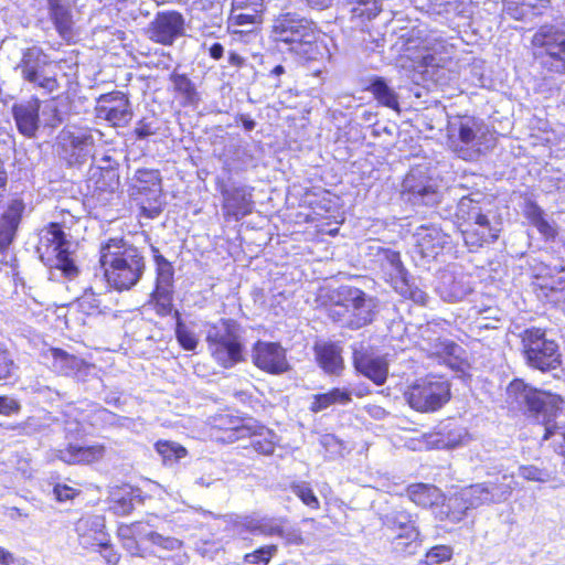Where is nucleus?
<instances>
[{
    "instance_id": "obj_1",
    "label": "nucleus",
    "mask_w": 565,
    "mask_h": 565,
    "mask_svg": "<svg viewBox=\"0 0 565 565\" xmlns=\"http://www.w3.org/2000/svg\"><path fill=\"white\" fill-rule=\"evenodd\" d=\"M271 38L288 52L307 61L330 60L327 44L319 40L313 21L298 13L288 12L274 20Z\"/></svg>"
},
{
    "instance_id": "obj_2",
    "label": "nucleus",
    "mask_w": 565,
    "mask_h": 565,
    "mask_svg": "<svg viewBox=\"0 0 565 565\" xmlns=\"http://www.w3.org/2000/svg\"><path fill=\"white\" fill-rule=\"evenodd\" d=\"M456 217L463 242L471 252L494 243L502 230L500 217L483 202L481 193L462 196Z\"/></svg>"
},
{
    "instance_id": "obj_3",
    "label": "nucleus",
    "mask_w": 565,
    "mask_h": 565,
    "mask_svg": "<svg viewBox=\"0 0 565 565\" xmlns=\"http://www.w3.org/2000/svg\"><path fill=\"white\" fill-rule=\"evenodd\" d=\"M377 298L362 289L341 285L328 294V318L341 328L359 330L371 324L379 313Z\"/></svg>"
},
{
    "instance_id": "obj_4",
    "label": "nucleus",
    "mask_w": 565,
    "mask_h": 565,
    "mask_svg": "<svg viewBox=\"0 0 565 565\" xmlns=\"http://www.w3.org/2000/svg\"><path fill=\"white\" fill-rule=\"evenodd\" d=\"M100 264L110 287L118 291L135 287L146 270L141 252L122 238H109L100 247Z\"/></svg>"
},
{
    "instance_id": "obj_5",
    "label": "nucleus",
    "mask_w": 565,
    "mask_h": 565,
    "mask_svg": "<svg viewBox=\"0 0 565 565\" xmlns=\"http://www.w3.org/2000/svg\"><path fill=\"white\" fill-rule=\"evenodd\" d=\"M38 237L36 252L42 263L49 268V279L53 281L75 279L79 269L71 255L72 244L66 239L61 224L50 223L40 230Z\"/></svg>"
},
{
    "instance_id": "obj_6",
    "label": "nucleus",
    "mask_w": 565,
    "mask_h": 565,
    "mask_svg": "<svg viewBox=\"0 0 565 565\" xmlns=\"http://www.w3.org/2000/svg\"><path fill=\"white\" fill-rule=\"evenodd\" d=\"M206 342L213 359L223 367H232L243 360L242 329L232 319L210 326Z\"/></svg>"
},
{
    "instance_id": "obj_7",
    "label": "nucleus",
    "mask_w": 565,
    "mask_h": 565,
    "mask_svg": "<svg viewBox=\"0 0 565 565\" xmlns=\"http://www.w3.org/2000/svg\"><path fill=\"white\" fill-rule=\"evenodd\" d=\"M522 352L526 364L543 373L557 370L562 365L559 345L547 338L546 330L527 328L521 333Z\"/></svg>"
},
{
    "instance_id": "obj_8",
    "label": "nucleus",
    "mask_w": 565,
    "mask_h": 565,
    "mask_svg": "<svg viewBox=\"0 0 565 565\" xmlns=\"http://www.w3.org/2000/svg\"><path fill=\"white\" fill-rule=\"evenodd\" d=\"M404 396L408 405L417 412H437L450 399V383L444 377L428 375L408 386Z\"/></svg>"
},
{
    "instance_id": "obj_9",
    "label": "nucleus",
    "mask_w": 565,
    "mask_h": 565,
    "mask_svg": "<svg viewBox=\"0 0 565 565\" xmlns=\"http://www.w3.org/2000/svg\"><path fill=\"white\" fill-rule=\"evenodd\" d=\"M102 136L97 129L65 126L56 138L60 156L70 166L83 164L93 156L95 143Z\"/></svg>"
},
{
    "instance_id": "obj_10",
    "label": "nucleus",
    "mask_w": 565,
    "mask_h": 565,
    "mask_svg": "<svg viewBox=\"0 0 565 565\" xmlns=\"http://www.w3.org/2000/svg\"><path fill=\"white\" fill-rule=\"evenodd\" d=\"M448 137L452 150L463 160H475L480 153V139L486 136L482 120L457 116L448 121Z\"/></svg>"
},
{
    "instance_id": "obj_11",
    "label": "nucleus",
    "mask_w": 565,
    "mask_h": 565,
    "mask_svg": "<svg viewBox=\"0 0 565 565\" xmlns=\"http://www.w3.org/2000/svg\"><path fill=\"white\" fill-rule=\"evenodd\" d=\"M542 66L552 73L565 74V32L557 25L544 24L532 38Z\"/></svg>"
},
{
    "instance_id": "obj_12",
    "label": "nucleus",
    "mask_w": 565,
    "mask_h": 565,
    "mask_svg": "<svg viewBox=\"0 0 565 565\" xmlns=\"http://www.w3.org/2000/svg\"><path fill=\"white\" fill-rule=\"evenodd\" d=\"M379 519L383 527L398 532L394 539L395 550L406 554L416 552L422 543L417 515L412 514L403 507H394L381 513Z\"/></svg>"
},
{
    "instance_id": "obj_13",
    "label": "nucleus",
    "mask_w": 565,
    "mask_h": 565,
    "mask_svg": "<svg viewBox=\"0 0 565 565\" xmlns=\"http://www.w3.org/2000/svg\"><path fill=\"white\" fill-rule=\"evenodd\" d=\"M129 191L131 199L140 205L146 216L154 218L161 213L162 188L159 170L146 168L136 170Z\"/></svg>"
},
{
    "instance_id": "obj_14",
    "label": "nucleus",
    "mask_w": 565,
    "mask_h": 565,
    "mask_svg": "<svg viewBox=\"0 0 565 565\" xmlns=\"http://www.w3.org/2000/svg\"><path fill=\"white\" fill-rule=\"evenodd\" d=\"M402 199L413 206L435 207L443 199L438 182L420 168L412 169L404 178Z\"/></svg>"
},
{
    "instance_id": "obj_15",
    "label": "nucleus",
    "mask_w": 565,
    "mask_h": 565,
    "mask_svg": "<svg viewBox=\"0 0 565 565\" xmlns=\"http://www.w3.org/2000/svg\"><path fill=\"white\" fill-rule=\"evenodd\" d=\"M52 64L50 55L42 47L33 45L22 52L21 60L17 66L24 81L34 87L42 88L47 93L57 89L58 83L55 74L49 72Z\"/></svg>"
},
{
    "instance_id": "obj_16",
    "label": "nucleus",
    "mask_w": 565,
    "mask_h": 565,
    "mask_svg": "<svg viewBox=\"0 0 565 565\" xmlns=\"http://www.w3.org/2000/svg\"><path fill=\"white\" fill-rule=\"evenodd\" d=\"M151 250L156 264V284L150 294V303L159 316L166 317L173 310L174 268L157 247L151 246Z\"/></svg>"
},
{
    "instance_id": "obj_17",
    "label": "nucleus",
    "mask_w": 565,
    "mask_h": 565,
    "mask_svg": "<svg viewBox=\"0 0 565 565\" xmlns=\"http://www.w3.org/2000/svg\"><path fill=\"white\" fill-rule=\"evenodd\" d=\"M413 239L411 256L415 265L423 268L436 259L450 243L449 235L434 224L418 226L413 234Z\"/></svg>"
},
{
    "instance_id": "obj_18",
    "label": "nucleus",
    "mask_w": 565,
    "mask_h": 565,
    "mask_svg": "<svg viewBox=\"0 0 565 565\" xmlns=\"http://www.w3.org/2000/svg\"><path fill=\"white\" fill-rule=\"evenodd\" d=\"M147 36L161 45H172L185 33L184 17L174 10L159 11L146 30Z\"/></svg>"
},
{
    "instance_id": "obj_19",
    "label": "nucleus",
    "mask_w": 565,
    "mask_h": 565,
    "mask_svg": "<svg viewBox=\"0 0 565 565\" xmlns=\"http://www.w3.org/2000/svg\"><path fill=\"white\" fill-rule=\"evenodd\" d=\"M211 425L222 433L217 439L226 443H234L239 439L256 436L263 426L250 417H241L231 413H222L212 417Z\"/></svg>"
},
{
    "instance_id": "obj_20",
    "label": "nucleus",
    "mask_w": 565,
    "mask_h": 565,
    "mask_svg": "<svg viewBox=\"0 0 565 565\" xmlns=\"http://www.w3.org/2000/svg\"><path fill=\"white\" fill-rule=\"evenodd\" d=\"M435 290L444 301H461L473 290L471 276L463 271L441 270L437 277Z\"/></svg>"
},
{
    "instance_id": "obj_21",
    "label": "nucleus",
    "mask_w": 565,
    "mask_h": 565,
    "mask_svg": "<svg viewBox=\"0 0 565 565\" xmlns=\"http://www.w3.org/2000/svg\"><path fill=\"white\" fill-rule=\"evenodd\" d=\"M253 363L270 374H281L289 370L285 349L276 342L257 341L252 351Z\"/></svg>"
},
{
    "instance_id": "obj_22",
    "label": "nucleus",
    "mask_w": 565,
    "mask_h": 565,
    "mask_svg": "<svg viewBox=\"0 0 565 565\" xmlns=\"http://www.w3.org/2000/svg\"><path fill=\"white\" fill-rule=\"evenodd\" d=\"M97 116L111 122L113 126H126L132 117L127 96L120 92L102 95L98 102Z\"/></svg>"
},
{
    "instance_id": "obj_23",
    "label": "nucleus",
    "mask_w": 565,
    "mask_h": 565,
    "mask_svg": "<svg viewBox=\"0 0 565 565\" xmlns=\"http://www.w3.org/2000/svg\"><path fill=\"white\" fill-rule=\"evenodd\" d=\"M40 109L41 102L35 97L12 105V117L19 134L23 137L36 138L41 124Z\"/></svg>"
},
{
    "instance_id": "obj_24",
    "label": "nucleus",
    "mask_w": 565,
    "mask_h": 565,
    "mask_svg": "<svg viewBox=\"0 0 565 565\" xmlns=\"http://www.w3.org/2000/svg\"><path fill=\"white\" fill-rule=\"evenodd\" d=\"M426 349L428 355L435 358L439 364H446L455 371L465 373L469 367L466 351L459 344L448 339H436Z\"/></svg>"
},
{
    "instance_id": "obj_25",
    "label": "nucleus",
    "mask_w": 565,
    "mask_h": 565,
    "mask_svg": "<svg viewBox=\"0 0 565 565\" xmlns=\"http://www.w3.org/2000/svg\"><path fill=\"white\" fill-rule=\"evenodd\" d=\"M468 431L452 419L441 422L427 437V444L436 449H455L467 443Z\"/></svg>"
},
{
    "instance_id": "obj_26",
    "label": "nucleus",
    "mask_w": 565,
    "mask_h": 565,
    "mask_svg": "<svg viewBox=\"0 0 565 565\" xmlns=\"http://www.w3.org/2000/svg\"><path fill=\"white\" fill-rule=\"evenodd\" d=\"M353 364L359 373L370 379L376 385L385 383L388 374L386 360L383 356L369 353L363 349L362 344H360V348H353Z\"/></svg>"
},
{
    "instance_id": "obj_27",
    "label": "nucleus",
    "mask_w": 565,
    "mask_h": 565,
    "mask_svg": "<svg viewBox=\"0 0 565 565\" xmlns=\"http://www.w3.org/2000/svg\"><path fill=\"white\" fill-rule=\"evenodd\" d=\"M25 203L22 199H12L7 210L0 216V252H6L14 242L17 232L25 211Z\"/></svg>"
},
{
    "instance_id": "obj_28",
    "label": "nucleus",
    "mask_w": 565,
    "mask_h": 565,
    "mask_svg": "<svg viewBox=\"0 0 565 565\" xmlns=\"http://www.w3.org/2000/svg\"><path fill=\"white\" fill-rule=\"evenodd\" d=\"M253 188L246 185H238L227 188L224 184L220 186V192L223 196V207L226 212L239 220L253 211Z\"/></svg>"
},
{
    "instance_id": "obj_29",
    "label": "nucleus",
    "mask_w": 565,
    "mask_h": 565,
    "mask_svg": "<svg viewBox=\"0 0 565 565\" xmlns=\"http://www.w3.org/2000/svg\"><path fill=\"white\" fill-rule=\"evenodd\" d=\"M106 449L103 445L77 446L68 444L63 449H57L54 457L67 465H88L104 458Z\"/></svg>"
},
{
    "instance_id": "obj_30",
    "label": "nucleus",
    "mask_w": 565,
    "mask_h": 565,
    "mask_svg": "<svg viewBox=\"0 0 565 565\" xmlns=\"http://www.w3.org/2000/svg\"><path fill=\"white\" fill-rule=\"evenodd\" d=\"M50 19L58 34L68 40L73 36V10L68 0H47Z\"/></svg>"
},
{
    "instance_id": "obj_31",
    "label": "nucleus",
    "mask_w": 565,
    "mask_h": 565,
    "mask_svg": "<svg viewBox=\"0 0 565 565\" xmlns=\"http://www.w3.org/2000/svg\"><path fill=\"white\" fill-rule=\"evenodd\" d=\"M262 13L254 10H235L232 8L228 18V29L233 34L257 38L256 26L262 23Z\"/></svg>"
},
{
    "instance_id": "obj_32",
    "label": "nucleus",
    "mask_w": 565,
    "mask_h": 565,
    "mask_svg": "<svg viewBox=\"0 0 565 565\" xmlns=\"http://www.w3.org/2000/svg\"><path fill=\"white\" fill-rule=\"evenodd\" d=\"M105 529V519L102 515H93L87 514L83 515L75 523V532L78 535L79 544L83 547H88L90 545H95L97 541L100 540V535L104 534Z\"/></svg>"
},
{
    "instance_id": "obj_33",
    "label": "nucleus",
    "mask_w": 565,
    "mask_h": 565,
    "mask_svg": "<svg viewBox=\"0 0 565 565\" xmlns=\"http://www.w3.org/2000/svg\"><path fill=\"white\" fill-rule=\"evenodd\" d=\"M170 82L173 85V92L180 99V104L184 107H198L201 102V95L198 92L196 85L192 79L183 73L174 70L170 76Z\"/></svg>"
},
{
    "instance_id": "obj_34",
    "label": "nucleus",
    "mask_w": 565,
    "mask_h": 565,
    "mask_svg": "<svg viewBox=\"0 0 565 565\" xmlns=\"http://www.w3.org/2000/svg\"><path fill=\"white\" fill-rule=\"evenodd\" d=\"M315 353L320 367L328 374L339 375L344 367L341 348L332 342L317 344Z\"/></svg>"
},
{
    "instance_id": "obj_35",
    "label": "nucleus",
    "mask_w": 565,
    "mask_h": 565,
    "mask_svg": "<svg viewBox=\"0 0 565 565\" xmlns=\"http://www.w3.org/2000/svg\"><path fill=\"white\" fill-rule=\"evenodd\" d=\"M103 160L107 162V166L98 167L89 181L94 184V191L99 192V194H113L119 188L118 168L110 164L108 157Z\"/></svg>"
},
{
    "instance_id": "obj_36",
    "label": "nucleus",
    "mask_w": 565,
    "mask_h": 565,
    "mask_svg": "<svg viewBox=\"0 0 565 565\" xmlns=\"http://www.w3.org/2000/svg\"><path fill=\"white\" fill-rule=\"evenodd\" d=\"M370 249L375 250L373 255L376 257V262L380 263L383 270H386L392 278L401 280L407 276V270L402 263L398 252L381 246H371Z\"/></svg>"
},
{
    "instance_id": "obj_37",
    "label": "nucleus",
    "mask_w": 565,
    "mask_h": 565,
    "mask_svg": "<svg viewBox=\"0 0 565 565\" xmlns=\"http://www.w3.org/2000/svg\"><path fill=\"white\" fill-rule=\"evenodd\" d=\"M406 492L408 499L422 508L437 505L443 499V493L437 487L426 483L411 484Z\"/></svg>"
},
{
    "instance_id": "obj_38",
    "label": "nucleus",
    "mask_w": 565,
    "mask_h": 565,
    "mask_svg": "<svg viewBox=\"0 0 565 565\" xmlns=\"http://www.w3.org/2000/svg\"><path fill=\"white\" fill-rule=\"evenodd\" d=\"M351 396L350 390L334 387L327 393L313 395L309 409L319 413L335 404L347 405L352 401Z\"/></svg>"
},
{
    "instance_id": "obj_39",
    "label": "nucleus",
    "mask_w": 565,
    "mask_h": 565,
    "mask_svg": "<svg viewBox=\"0 0 565 565\" xmlns=\"http://www.w3.org/2000/svg\"><path fill=\"white\" fill-rule=\"evenodd\" d=\"M50 351L53 359L52 366L55 372L62 375H74L86 366L83 359L68 354L62 349L52 348Z\"/></svg>"
},
{
    "instance_id": "obj_40",
    "label": "nucleus",
    "mask_w": 565,
    "mask_h": 565,
    "mask_svg": "<svg viewBox=\"0 0 565 565\" xmlns=\"http://www.w3.org/2000/svg\"><path fill=\"white\" fill-rule=\"evenodd\" d=\"M253 160V153L247 145L232 143L226 148L225 166L230 171H244L252 164Z\"/></svg>"
},
{
    "instance_id": "obj_41",
    "label": "nucleus",
    "mask_w": 565,
    "mask_h": 565,
    "mask_svg": "<svg viewBox=\"0 0 565 565\" xmlns=\"http://www.w3.org/2000/svg\"><path fill=\"white\" fill-rule=\"evenodd\" d=\"M484 483L490 491L493 503L507 501L516 486L514 475L508 472L495 476L493 480L486 481Z\"/></svg>"
},
{
    "instance_id": "obj_42",
    "label": "nucleus",
    "mask_w": 565,
    "mask_h": 565,
    "mask_svg": "<svg viewBox=\"0 0 565 565\" xmlns=\"http://www.w3.org/2000/svg\"><path fill=\"white\" fill-rule=\"evenodd\" d=\"M468 510V505L463 500H461V494L456 493L450 497L446 503L441 504L437 512V519L439 521H448L456 524L465 519Z\"/></svg>"
},
{
    "instance_id": "obj_43",
    "label": "nucleus",
    "mask_w": 565,
    "mask_h": 565,
    "mask_svg": "<svg viewBox=\"0 0 565 565\" xmlns=\"http://www.w3.org/2000/svg\"><path fill=\"white\" fill-rule=\"evenodd\" d=\"M374 98L383 106L399 113L398 95L382 77H375L369 87Z\"/></svg>"
},
{
    "instance_id": "obj_44",
    "label": "nucleus",
    "mask_w": 565,
    "mask_h": 565,
    "mask_svg": "<svg viewBox=\"0 0 565 565\" xmlns=\"http://www.w3.org/2000/svg\"><path fill=\"white\" fill-rule=\"evenodd\" d=\"M135 499L130 487L120 488L111 493L109 510L117 515H127L135 509Z\"/></svg>"
},
{
    "instance_id": "obj_45",
    "label": "nucleus",
    "mask_w": 565,
    "mask_h": 565,
    "mask_svg": "<svg viewBox=\"0 0 565 565\" xmlns=\"http://www.w3.org/2000/svg\"><path fill=\"white\" fill-rule=\"evenodd\" d=\"M461 500L466 502L469 510L479 508L483 504L493 503L490 491L484 482L476 483L462 489L460 492Z\"/></svg>"
},
{
    "instance_id": "obj_46",
    "label": "nucleus",
    "mask_w": 565,
    "mask_h": 565,
    "mask_svg": "<svg viewBox=\"0 0 565 565\" xmlns=\"http://www.w3.org/2000/svg\"><path fill=\"white\" fill-rule=\"evenodd\" d=\"M352 4L353 18H359L362 21H370L376 18L382 11V0H345Z\"/></svg>"
},
{
    "instance_id": "obj_47",
    "label": "nucleus",
    "mask_w": 565,
    "mask_h": 565,
    "mask_svg": "<svg viewBox=\"0 0 565 565\" xmlns=\"http://www.w3.org/2000/svg\"><path fill=\"white\" fill-rule=\"evenodd\" d=\"M243 526L254 535L279 536L282 533V526L268 519H247Z\"/></svg>"
},
{
    "instance_id": "obj_48",
    "label": "nucleus",
    "mask_w": 565,
    "mask_h": 565,
    "mask_svg": "<svg viewBox=\"0 0 565 565\" xmlns=\"http://www.w3.org/2000/svg\"><path fill=\"white\" fill-rule=\"evenodd\" d=\"M395 289L401 296L413 300L417 305L426 306L428 302L429 296L427 292L415 285V282L409 281L407 276L396 282Z\"/></svg>"
},
{
    "instance_id": "obj_49",
    "label": "nucleus",
    "mask_w": 565,
    "mask_h": 565,
    "mask_svg": "<svg viewBox=\"0 0 565 565\" xmlns=\"http://www.w3.org/2000/svg\"><path fill=\"white\" fill-rule=\"evenodd\" d=\"M156 450L161 456L164 465H174L184 458L188 454L186 449L173 441H157Z\"/></svg>"
},
{
    "instance_id": "obj_50",
    "label": "nucleus",
    "mask_w": 565,
    "mask_h": 565,
    "mask_svg": "<svg viewBox=\"0 0 565 565\" xmlns=\"http://www.w3.org/2000/svg\"><path fill=\"white\" fill-rule=\"evenodd\" d=\"M175 337L179 344L186 351L195 350L198 345V338L195 333L185 326V323L181 320L180 313L178 311H175Z\"/></svg>"
},
{
    "instance_id": "obj_51",
    "label": "nucleus",
    "mask_w": 565,
    "mask_h": 565,
    "mask_svg": "<svg viewBox=\"0 0 565 565\" xmlns=\"http://www.w3.org/2000/svg\"><path fill=\"white\" fill-rule=\"evenodd\" d=\"M277 551L278 547L273 544L262 546L252 553H247L244 556V562L250 565H267Z\"/></svg>"
},
{
    "instance_id": "obj_52",
    "label": "nucleus",
    "mask_w": 565,
    "mask_h": 565,
    "mask_svg": "<svg viewBox=\"0 0 565 565\" xmlns=\"http://www.w3.org/2000/svg\"><path fill=\"white\" fill-rule=\"evenodd\" d=\"M291 491L297 495L303 504L317 510L320 507L319 499L315 494L313 490L306 482H299L291 486Z\"/></svg>"
},
{
    "instance_id": "obj_53",
    "label": "nucleus",
    "mask_w": 565,
    "mask_h": 565,
    "mask_svg": "<svg viewBox=\"0 0 565 565\" xmlns=\"http://www.w3.org/2000/svg\"><path fill=\"white\" fill-rule=\"evenodd\" d=\"M153 546L159 547L162 551L174 552L179 551L183 546V542L177 537L164 535L158 531H153L150 536V542Z\"/></svg>"
},
{
    "instance_id": "obj_54",
    "label": "nucleus",
    "mask_w": 565,
    "mask_h": 565,
    "mask_svg": "<svg viewBox=\"0 0 565 565\" xmlns=\"http://www.w3.org/2000/svg\"><path fill=\"white\" fill-rule=\"evenodd\" d=\"M42 116L44 125L51 128H55L64 121V115L58 109L54 100H49L44 104L42 108Z\"/></svg>"
},
{
    "instance_id": "obj_55",
    "label": "nucleus",
    "mask_w": 565,
    "mask_h": 565,
    "mask_svg": "<svg viewBox=\"0 0 565 565\" xmlns=\"http://www.w3.org/2000/svg\"><path fill=\"white\" fill-rule=\"evenodd\" d=\"M288 71L282 64H275L268 72H263L262 76L266 78L268 85L273 88H279L284 84L285 77H287Z\"/></svg>"
},
{
    "instance_id": "obj_56",
    "label": "nucleus",
    "mask_w": 565,
    "mask_h": 565,
    "mask_svg": "<svg viewBox=\"0 0 565 565\" xmlns=\"http://www.w3.org/2000/svg\"><path fill=\"white\" fill-rule=\"evenodd\" d=\"M452 556V548L447 545H437L431 547L426 554L428 565H438L449 561Z\"/></svg>"
},
{
    "instance_id": "obj_57",
    "label": "nucleus",
    "mask_w": 565,
    "mask_h": 565,
    "mask_svg": "<svg viewBox=\"0 0 565 565\" xmlns=\"http://www.w3.org/2000/svg\"><path fill=\"white\" fill-rule=\"evenodd\" d=\"M520 476L527 481L547 482L551 479V473L535 466H521L519 468Z\"/></svg>"
},
{
    "instance_id": "obj_58",
    "label": "nucleus",
    "mask_w": 565,
    "mask_h": 565,
    "mask_svg": "<svg viewBox=\"0 0 565 565\" xmlns=\"http://www.w3.org/2000/svg\"><path fill=\"white\" fill-rule=\"evenodd\" d=\"M46 428L47 425L40 417L35 416L29 417L19 426L20 434L24 436H34L44 433Z\"/></svg>"
},
{
    "instance_id": "obj_59",
    "label": "nucleus",
    "mask_w": 565,
    "mask_h": 565,
    "mask_svg": "<svg viewBox=\"0 0 565 565\" xmlns=\"http://www.w3.org/2000/svg\"><path fill=\"white\" fill-rule=\"evenodd\" d=\"M14 366L10 352L4 344L0 343V380L10 377Z\"/></svg>"
},
{
    "instance_id": "obj_60",
    "label": "nucleus",
    "mask_w": 565,
    "mask_h": 565,
    "mask_svg": "<svg viewBox=\"0 0 565 565\" xmlns=\"http://www.w3.org/2000/svg\"><path fill=\"white\" fill-rule=\"evenodd\" d=\"M95 545L99 546L100 555L107 562V564L116 565L119 562L120 555L108 540L100 539L95 543Z\"/></svg>"
},
{
    "instance_id": "obj_61",
    "label": "nucleus",
    "mask_w": 565,
    "mask_h": 565,
    "mask_svg": "<svg viewBox=\"0 0 565 565\" xmlns=\"http://www.w3.org/2000/svg\"><path fill=\"white\" fill-rule=\"evenodd\" d=\"M21 411L19 401L13 397L2 395L0 396V415L11 416Z\"/></svg>"
},
{
    "instance_id": "obj_62",
    "label": "nucleus",
    "mask_w": 565,
    "mask_h": 565,
    "mask_svg": "<svg viewBox=\"0 0 565 565\" xmlns=\"http://www.w3.org/2000/svg\"><path fill=\"white\" fill-rule=\"evenodd\" d=\"M320 444L332 455L341 454L342 443L332 434L323 435L320 439Z\"/></svg>"
},
{
    "instance_id": "obj_63",
    "label": "nucleus",
    "mask_w": 565,
    "mask_h": 565,
    "mask_svg": "<svg viewBox=\"0 0 565 565\" xmlns=\"http://www.w3.org/2000/svg\"><path fill=\"white\" fill-rule=\"evenodd\" d=\"M53 493L57 501L65 502L72 500L79 492L67 484L57 483L54 486Z\"/></svg>"
},
{
    "instance_id": "obj_64",
    "label": "nucleus",
    "mask_w": 565,
    "mask_h": 565,
    "mask_svg": "<svg viewBox=\"0 0 565 565\" xmlns=\"http://www.w3.org/2000/svg\"><path fill=\"white\" fill-rule=\"evenodd\" d=\"M153 531V526L149 522H134V537L136 540L140 539L150 542Z\"/></svg>"
}]
</instances>
